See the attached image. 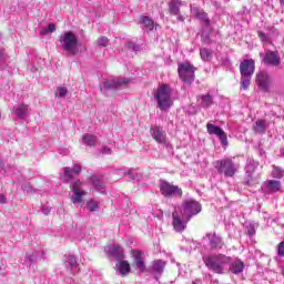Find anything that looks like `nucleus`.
<instances>
[{
    "mask_svg": "<svg viewBox=\"0 0 284 284\" xmlns=\"http://www.w3.org/2000/svg\"><path fill=\"white\" fill-rule=\"evenodd\" d=\"M232 261V257L223 254L209 255L204 260L207 270H212L215 274H225V265Z\"/></svg>",
    "mask_w": 284,
    "mask_h": 284,
    "instance_id": "nucleus-1",
    "label": "nucleus"
},
{
    "mask_svg": "<svg viewBox=\"0 0 284 284\" xmlns=\"http://www.w3.org/2000/svg\"><path fill=\"white\" fill-rule=\"evenodd\" d=\"M155 101H158V108L160 110H168L174 105L172 101V90L169 84H161L153 94Z\"/></svg>",
    "mask_w": 284,
    "mask_h": 284,
    "instance_id": "nucleus-2",
    "label": "nucleus"
},
{
    "mask_svg": "<svg viewBox=\"0 0 284 284\" xmlns=\"http://www.w3.org/2000/svg\"><path fill=\"white\" fill-rule=\"evenodd\" d=\"M60 43H62V49L74 57L79 54V39L72 31L64 32V36H61Z\"/></svg>",
    "mask_w": 284,
    "mask_h": 284,
    "instance_id": "nucleus-3",
    "label": "nucleus"
},
{
    "mask_svg": "<svg viewBox=\"0 0 284 284\" xmlns=\"http://www.w3.org/2000/svg\"><path fill=\"white\" fill-rule=\"evenodd\" d=\"M196 69L194 68V64L190 62H182L178 67V74L183 81V83H187L189 85H192L194 79L196 78L195 75Z\"/></svg>",
    "mask_w": 284,
    "mask_h": 284,
    "instance_id": "nucleus-4",
    "label": "nucleus"
},
{
    "mask_svg": "<svg viewBox=\"0 0 284 284\" xmlns=\"http://www.w3.org/2000/svg\"><path fill=\"white\" fill-rule=\"evenodd\" d=\"M215 169L217 170L219 174H224V176L232 178L236 174V165L232 159H223L217 160L215 162Z\"/></svg>",
    "mask_w": 284,
    "mask_h": 284,
    "instance_id": "nucleus-5",
    "label": "nucleus"
},
{
    "mask_svg": "<svg viewBox=\"0 0 284 284\" xmlns=\"http://www.w3.org/2000/svg\"><path fill=\"white\" fill-rule=\"evenodd\" d=\"M160 192L163 196H183V190H181L178 185H174L168 181H162L160 184Z\"/></svg>",
    "mask_w": 284,
    "mask_h": 284,
    "instance_id": "nucleus-6",
    "label": "nucleus"
},
{
    "mask_svg": "<svg viewBox=\"0 0 284 284\" xmlns=\"http://www.w3.org/2000/svg\"><path fill=\"white\" fill-rule=\"evenodd\" d=\"M255 82L257 88L262 92H270V89L272 88V78L270 77V73L266 71H261L256 74Z\"/></svg>",
    "mask_w": 284,
    "mask_h": 284,
    "instance_id": "nucleus-7",
    "label": "nucleus"
},
{
    "mask_svg": "<svg viewBox=\"0 0 284 284\" xmlns=\"http://www.w3.org/2000/svg\"><path fill=\"white\" fill-rule=\"evenodd\" d=\"M131 256L133 258V267H136L141 274L148 270L145 266V257H143V251L131 250Z\"/></svg>",
    "mask_w": 284,
    "mask_h": 284,
    "instance_id": "nucleus-8",
    "label": "nucleus"
},
{
    "mask_svg": "<svg viewBox=\"0 0 284 284\" xmlns=\"http://www.w3.org/2000/svg\"><path fill=\"white\" fill-rule=\"evenodd\" d=\"M206 132L211 135H215L220 139L222 145H227V133L221 129V126H216L212 123L206 124Z\"/></svg>",
    "mask_w": 284,
    "mask_h": 284,
    "instance_id": "nucleus-9",
    "label": "nucleus"
},
{
    "mask_svg": "<svg viewBox=\"0 0 284 284\" xmlns=\"http://www.w3.org/2000/svg\"><path fill=\"white\" fill-rule=\"evenodd\" d=\"M256 70V62L253 59L243 60L240 63L241 77H253Z\"/></svg>",
    "mask_w": 284,
    "mask_h": 284,
    "instance_id": "nucleus-10",
    "label": "nucleus"
},
{
    "mask_svg": "<svg viewBox=\"0 0 284 284\" xmlns=\"http://www.w3.org/2000/svg\"><path fill=\"white\" fill-rule=\"evenodd\" d=\"M184 212L189 214L187 221L201 212V203L190 200L184 203Z\"/></svg>",
    "mask_w": 284,
    "mask_h": 284,
    "instance_id": "nucleus-11",
    "label": "nucleus"
},
{
    "mask_svg": "<svg viewBox=\"0 0 284 284\" xmlns=\"http://www.w3.org/2000/svg\"><path fill=\"white\" fill-rule=\"evenodd\" d=\"M263 63H265V65L278 68V65H281V55H278V51H267L264 55Z\"/></svg>",
    "mask_w": 284,
    "mask_h": 284,
    "instance_id": "nucleus-12",
    "label": "nucleus"
},
{
    "mask_svg": "<svg viewBox=\"0 0 284 284\" xmlns=\"http://www.w3.org/2000/svg\"><path fill=\"white\" fill-rule=\"evenodd\" d=\"M109 256L115 258V261H123L125 258V253L123 251V246L119 244H114L109 248Z\"/></svg>",
    "mask_w": 284,
    "mask_h": 284,
    "instance_id": "nucleus-13",
    "label": "nucleus"
},
{
    "mask_svg": "<svg viewBox=\"0 0 284 284\" xmlns=\"http://www.w3.org/2000/svg\"><path fill=\"white\" fill-rule=\"evenodd\" d=\"M152 138L156 141V143L165 144L168 142V135L165 134V131L161 129V126H155L152 130Z\"/></svg>",
    "mask_w": 284,
    "mask_h": 284,
    "instance_id": "nucleus-14",
    "label": "nucleus"
},
{
    "mask_svg": "<svg viewBox=\"0 0 284 284\" xmlns=\"http://www.w3.org/2000/svg\"><path fill=\"white\" fill-rule=\"evenodd\" d=\"M115 267L120 276H128V274H130L132 270V267L130 266V262L128 260H121L115 264Z\"/></svg>",
    "mask_w": 284,
    "mask_h": 284,
    "instance_id": "nucleus-15",
    "label": "nucleus"
},
{
    "mask_svg": "<svg viewBox=\"0 0 284 284\" xmlns=\"http://www.w3.org/2000/svg\"><path fill=\"white\" fill-rule=\"evenodd\" d=\"M172 225L175 232H184L185 231V224H183V220H181V215H179V212L172 213Z\"/></svg>",
    "mask_w": 284,
    "mask_h": 284,
    "instance_id": "nucleus-16",
    "label": "nucleus"
},
{
    "mask_svg": "<svg viewBox=\"0 0 284 284\" xmlns=\"http://www.w3.org/2000/svg\"><path fill=\"white\" fill-rule=\"evenodd\" d=\"M128 83H130V81L125 80V79H121V78H114L113 80L105 82L104 83V88L106 90H112V88H119L122 85H128Z\"/></svg>",
    "mask_w": 284,
    "mask_h": 284,
    "instance_id": "nucleus-17",
    "label": "nucleus"
},
{
    "mask_svg": "<svg viewBox=\"0 0 284 284\" xmlns=\"http://www.w3.org/2000/svg\"><path fill=\"white\" fill-rule=\"evenodd\" d=\"M73 195L71 196V203H83V196L88 195V192L83 189H71Z\"/></svg>",
    "mask_w": 284,
    "mask_h": 284,
    "instance_id": "nucleus-18",
    "label": "nucleus"
},
{
    "mask_svg": "<svg viewBox=\"0 0 284 284\" xmlns=\"http://www.w3.org/2000/svg\"><path fill=\"white\" fill-rule=\"evenodd\" d=\"M81 174V165L75 164L73 169L69 166L64 168V176L65 179L72 180L74 176H79Z\"/></svg>",
    "mask_w": 284,
    "mask_h": 284,
    "instance_id": "nucleus-19",
    "label": "nucleus"
},
{
    "mask_svg": "<svg viewBox=\"0 0 284 284\" xmlns=\"http://www.w3.org/2000/svg\"><path fill=\"white\" fill-rule=\"evenodd\" d=\"M82 141L84 145H88L89 148H94L97 143H99V138L94 134L85 133L82 135Z\"/></svg>",
    "mask_w": 284,
    "mask_h": 284,
    "instance_id": "nucleus-20",
    "label": "nucleus"
},
{
    "mask_svg": "<svg viewBox=\"0 0 284 284\" xmlns=\"http://www.w3.org/2000/svg\"><path fill=\"white\" fill-rule=\"evenodd\" d=\"M181 1L172 0L169 2V12L173 14V17H179L181 14Z\"/></svg>",
    "mask_w": 284,
    "mask_h": 284,
    "instance_id": "nucleus-21",
    "label": "nucleus"
},
{
    "mask_svg": "<svg viewBox=\"0 0 284 284\" xmlns=\"http://www.w3.org/2000/svg\"><path fill=\"white\" fill-rule=\"evenodd\" d=\"M229 270L232 274H242L243 270H245V263H243L241 260H237L231 264Z\"/></svg>",
    "mask_w": 284,
    "mask_h": 284,
    "instance_id": "nucleus-22",
    "label": "nucleus"
},
{
    "mask_svg": "<svg viewBox=\"0 0 284 284\" xmlns=\"http://www.w3.org/2000/svg\"><path fill=\"white\" fill-rule=\"evenodd\" d=\"M266 187L270 190V192H280L281 191V181L278 180H267L266 181Z\"/></svg>",
    "mask_w": 284,
    "mask_h": 284,
    "instance_id": "nucleus-23",
    "label": "nucleus"
},
{
    "mask_svg": "<svg viewBox=\"0 0 284 284\" xmlns=\"http://www.w3.org/2000/svg\"><path fill=\"white\" fill-rule=\"evenodd\" d=\"M193 14L196 17V19H200L204 23H210V19L207 18V13L205 11L194 8Z\"/></svg>",
    "mask_w": 284,
    "mask_h": 284,
    "instance_id": "nucleus-24",
    "label": "nucleus"
},
{
    "mask_svg": "<svg viewBox=\"0 0 284 284\" xmlns=\"http://www.w3.org/2000/svg\"><path fill=\"white\" fill-rule=\"evenodd\" d=\"M200 57L202 61H211L214 57V53L207 48H202L200 49Z\"/></svg>",
    "mask_w": 284,
    "mask_h": 284,
    "instance_id": "nucleus-25",
    "label": "nucleus"
},
{
    "mask_svg": "<svg viewBox=\"0 0 284 284\" xmlns=\"http://www.w3.org/2000/svg\"><path fill=\"white\" fill-rule=\"evenodd\" d=\"M101 209V203L97 200H89L87 202V210L89 212H99V210Z\"/></svg>",
    "mask_w": 284,
    "mask_h": 284,
    "instance_id": "nucleus-26",
    "label": "nucleus"
},
{
    "mask_svg": "<svg viewBox=\"0 0 284 284\" xmlns=\"http://www.w3.org/2000/svg\"><path fill=\"white\" fill-rule=\"evenodd\" d=\"M253 130L256 134H265V120H257L253 125Z\"/></svg>",
    "mask_w": 284,
    "mask_h": 284,
    "instance_id": "nucleus-27",
    "label": "nucleus"
},
{
    "mask_svg": "<svg viewBox=\"0 0 284 284\" xmlns=\"http://www.w3.org/2000/svg\"><path fill=\"white\" fill-rule=\"evenodd\" d=\"M140 23L145 26V28H148L149 30H154V20L148 16H142L140 18Z\"/></svg>",
    "mask_w": 284,
    "mask_h": 284,
    "instance_id": "nucleus-28",
    "label": "nucleus"
},
{
    "mask_svg": "<svg viewBox=\"0 0 284 284\" xmlns=\"http://www.w3.org/2000/svg\"><path fill=\"white\" fill-rule=\"evenodd\" d=\"M16 114L18 119H24L26 116H28V105L26 104H20L17 109H16Z\"/></svg>",
    "mask_w": 284,
    "mask_h": 284,
    "instance_id": "nucleus-29",
    "label": "nucleus"
},
{
    "mask_svg": "<svg viewBox=\"0 0 284 284\" xmlns=\"http://www.w3.org/2000/svg\"><path fill=\"white\" fill-rule=\"evenodd\" d=\"M165 265L166 263L158 260L153 262V272H155L156 274H161L163 272V270H165Z\"/></svg>",
    "mask_w": 284,
    "mask_h": 284,
    "instance_id": "nucleus-30",
    "label": "nucleus"
},
{
    "mask_svg": "<svg viewBox=\"0 0 284 284\" xmlns=\"http://www.w3.org/2000/svg\"><path fill=\"white\" fill-rule=\"evenodd\" d=\"M200 99L202 100L203 108H210V105L214 103V100L212 99V95H210V93L205 95H200Z\"/></svg>",
    "mask_w": 284,
    "mask_h": 284,
    "instance_id": "nucleus-31",
    "label": "nucleus"
},
{
    "mask_svg": "<svg viewBox=\"0 0 284 284\" xmlns=\"http://www.w3.org/2000/svg\"><path fill=\"white\" fill-rule=\"evenodd\" d=\"M251 83H252V77H242L241 85H242L243 90H248Z\"/></svg>",
    "mask_w": 284,
    "mask_h": 284,
    "instance_id": "nucleus-32",
    "label": "nucleus"
},
{
    "mask_svg": "<svg viewBox=\"0 0 284 284\" xmlns=\"http://www.w3.org/2000/svg\"><path fill=\"white\" fill-rule=\"evenodd\" d=\"M57 30V24L50 23L47 29H42L40 34H50Z\"/></svg>",
    "mask_w": 284,
    "mask_h": 284,
    "instance_id": "nucleus-33",
    "label": "nucleus"
},
{
    "mask_svg": "<svg viewBox=\"0 0 284 284\" xmlns=\"http://www.w3.org/2000/svg\"><path fill=\"white\" fill-rule=\"evenodd\" d=\"M272 176L274 179H283V171L278 166H273Z\"/></svg>",
    "mask_w": 284,
    "mask_h": 284,
    "instance_id": "nucleus-34",
    "label": "nucleus"
},
{
    "mask_svg": "<svg viewBox=\"0 0 284 284\" xmlns=\"http://www.w3.org/2000/svg\"><path fill=\"white\" fill-rule=\"evenodd\" d=\"M109 42H110V40L105 37H100L98 39V45H101L102 48H108Z\"/></svg>",
    "mask_w": 284,
    "mask_h": 284,
    "instance_id": "nucleus-35",
    "label": "nucleus"
},
{
    "mask_svg": "<svg viewBox=\"0 0 284 284\" xmlns=\"http://www.w3.org/2000/svg\"><path fill=\"white\" fill-rule=\"evenodd\" d=\"M82 185H83V182H81L80 180H77L70 185V190H81Z\"/></svg>",
    "mask_w": 284,
    "mask_h": 284,
    "instance_id": "nucleus-36",
    "label": "nucleus"
},
{
    "mask_svg": "<svg viewBox=\"0 0 284 284\" xmlns=\"http://www.w3.org/2000/svg\"><path fill=\"white\" fill-rule=\"evenodd\" d=\"M68 263L70 265V267H77L79 265V263L77 262V257L70 255L68 257Z\"/></svg>",
    "mask_w": 284,
    "mask_h": 284,
    "instance_id": "nucleus-37",
    "label": "nucleus"
},
{
    "mask_svg": "<svg viewBox=\"0 0 284 284\" xmlns=\"http://www.w3.org/2000/svg\"><path fill=\"white\" fill-rule=\"evenodd\" d=\"M257 36L261 39V41H263L264 43H267V41H270V39L265 34V32H263V31H257Z\"/></svg>",
    "mask_w": 284,
    "mask_h": 284,
    "instance_id": "nucleus-38",
    "label": "nucleus"
},
{
    "mask_svg": "<svg viewBox=\"0 0 284 284\" xmlns=\"http://www.w3.org/2000/svg\"><path fill=\"white\" fill-rule=\"evenodd\" d=\"M57 91L59 92V97H65L68 94V88L58 87Z\"/></svg>",
    "mask_w": 284,
    "mask_h": 284,
    "instance_id": "nucleus-39",
    "label": "nucleus"
},
{
    "mask_svg": "<svg viewBox=\"0 0 284 284\" xmlns=\"http://www.w3.org/2000/svg\"><path fill=\"white\" fill-rule=\"evenodd\" d=\"M277 254H278V256H284V241L278 243Z\"/></svg>",
    "mask_w": 284,
    "mask_h": 284,
    "instance_id": "nucleus-40",
    "label": "nucleus"
},
{
    "mask_svg": "<svg viewBox=\"0 0 284 284\" xmlns=\"http://www.w3.org/2000/svg\"><path fill=\"white\" fill-rule=\"evenodd\" d=\"M211 247H213V250H216V247H219L221 250V247H223V244L219 245V242H216V239H212L211 240Z\"/></svg>",
    "mask_w": 284,
    "mask_h": 284,
    "instance_id": "nucleus-41",
    "label": "nucleus"
},
{
    "mask_svg": "<svg viewBox=\"0 0 284 284\" xmlns=\"http://www.w3.org/2000/svg\"><path fill=\"white\" fill-rule=\"evenodd\" d=\"M126 48H128L129 50H136V44H135L134 42H128V43H126Z\"/></svg>",
    "mask_w": 284,
    "mask_h": 284,
    "instance_id": "nucleus-42",
    "label": "nucleus"
},
{
    "mask_svg": "<svg viewBox=\"0 0 284 284\" xmlns=\"http://www.w3.org/2000/svg\"><path fill=\"white\" fill-rule=\"evenodd\" d=\"M0 203H2V204L8 203V199L6 197V195H3L1 193H0Z\"/></svg>",
    "mask_w": 284,
    "mask_h": 284,
    "instance_id": "nucleus-43",
    "label": "nucleus"
},
{
    "mask_svg": "<svg viewBox=\"0 0 284 284\" xmlns=\"http://www.w3.org/2000/svg\"><path fill=\"white\" fill-rule=\"evenodd\" d=\"M102 152H103L104 154H110V153L112 152V150H110V148H108V146H103V148H102Z\"/></svg>",
    "mask_w": 284,
    "mask_h": 284,
    "instance_id": "nucleus-44",
    "label": "nucleus"
},
{
    "mask_svg": "<svg viewBox=\"0 0 284 284\" xmlns=\"http://www.w3.org/2000/svg\"><path fill=\"white\" fill-rule=\"evenodd\" d=\"M3 57V51H0V58Z\"/></svg>",
    "mask_w": 284,
    "mask_h": 284,
    "instance_id": "nucleus-45",
    "label": "nucleus"
},
{
    "mask_svg": "<svg viewBox=\"0 0 284 284\" xmlns=\"http://www.w3.org/2000/svg\"><path fill=\"white\" fill-rule=\"evenodd\" d=\"M282 274H283V276H284V270L282 271Z\"/></svg>",
    "mask_w": 284,
    "mask_h": 284,
    "instance_id": "nucleus-46",
    "label": "nucleus"
}]
</instances>
